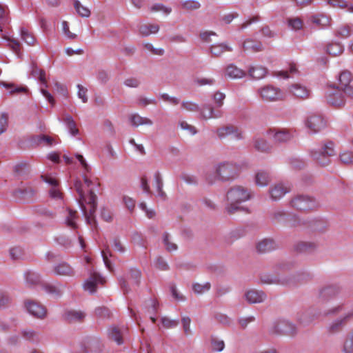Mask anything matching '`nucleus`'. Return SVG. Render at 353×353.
I'll return each mask as SVG.
<instances>
[{
  "label": "nucleus",
  "mask_w": 353,
  "mask_h": 353,
  "mask_svg": "<svg viewBox=\"0 0 353 353\" xmlns=\"http://www.w3.org/2000/svg\"><path fill=\"white\" fill-rule=\"evenodd\" d=\"M83 181L86 187L89 188L88 196L85 195L81 182L76 181L74 183V188L79 196L78 200L79 204L88 223L91 225H95L96 220L94 213L97 207V196L95 194L94 187H99L100 183L97 179H96L95 181H92L86 175L84 176Z\"/></svg>",
  "instance_id": "1"
},
{
  "label": "nucleus",
  "mask_w": 353,
  "mask_h": 353,
  "mask_svg": "<svg viewBox=\"0 0 353 353\" xmlns=\"http://www.w3.org/2000/svg\"><path fill=\"white\" fill-rule=\"evenodd\" d=\"M250 197V192L244 187L239 185L232 187L227 193V199L229 203L226 207V211L230 214L241 210L248 212L247 209L239 206V204L249 200Z\"/></svg>",
  "instance_id": "2"
},
{
  "label": "nucleus",
  "mask_w": 353,
  "mask_h": 353,
  "mask_svg": "<svg viewBox=\"0 0 353 353\" xmlns=\"http://www.w3.org/2000/svg\"><path fill=\"white\" fill-rule=\"evenodd\" d=\"M1 39L6 41L8 46L18 57H20L21 43L15 39L2 34L4 30L9 28L10 17L9 10L6 6L1 5Z\"/></svg>",
  "instance_id": "3"
},
{
  "label": "nucleus",
  "mask_w": 353,
  "mask_h": 353,
  "mask_svg": "<svg viewBox=\"0 0 353 353\" xmlns=\"http://www.w3.org/2000/svg\"><path fill=\"white\" fill-rule=\"evenodd\" d=\"M343 312V317L335 320L328 327V331L330 333H336L339 332L343 327L346 324L353 316V310H347L343 305H339L330 310L327 314H339Z\"/></svg>",
  "instance_id": "4"
},
{
  "label": "nucleus",
  "mask_w": 353,
  "mask_h": 353,
  "mask_svg": "<svg viewBox=\"0 0 353 353\" xmlns=\"http://www.w3.org/2000/svg\"><path fill=\"white\" fill-rule=\"evenodd\" d=\"M334 143L331 141L325 143L321 150L312 151L311 152L312 159L321 166L329 165L330 163L329 157L334 156Z\"/></svg>",
  "instance_id": "5"
},
{
  "label": "nucleus",
  "mask_w": 353,
  "mask_h": 353,
  "mask_svg": "<svg viewBox=\"0 0 353 353\" xmlns=\"http://www.w3.org/2000/svg\"><path fill=\"white\" fill-rule=\"evenodd\" d=\"M292 206L300 211L313 210L318 207L316 200L308 196L300 195L291 201Z\"/></svg>",
  "instance_id": "6"
},
{
  "label": "nucleus",
  "mask_w": 353,
  "mask_h": 353,
  "mask_svg": "<svg viewBox=\"0 0 353 353\" xmlns=\"http://www.w3.org/2000/svg\"><path fill=\"white\" fill-rule=\"evenodd\" d=\"M216 177L221 181H228L237 176L236 168L232 163H223L216 168Z\"/></svg>",
  "instance_id": "7"
},
{
  "label": "nucleus",
  "mask_w": 353,
  "mask_h": 353,
  "mask_svg": "<svg viewBox=\"0 0 353 353\" xmlns=\"http://www.w3.org/2000/svg\"><path fill=\"white\" fill-rule=\"evenodd\" d=\"M326 123L320 114H310L305 121V125L312 133H317L325 127Z\"/></svg>",
  "instance_id": "8"
},
{
  "label": "nucleus",
  "mask_w": 353,
  "mask_h": 353,
  "mask_svg": "<svg viewBox=\"0 0 353 353\" xmlns=\"http://www.w3.org/2000/svg\"><path fill=\"white\" fill-rule=\"evenodd\" d=\"M261 99L267 101H274L283 99V94L278 88L266 85L259 90Z\"/></svg>",
  "instance_id": "9"
},
{
  "label": "nucleus",
  "mask_w": 353,
  "mask_h": 353,
  "mask_svg": "<svg viewBox=\"0 0 353 353\" xmlns=\"http://www.w3.org/2000/svg\"><path fill=\"white\" fill-rule=\"evenodd\" d=\"M352 79V74L347 70L343 71L339 75V88L350 98H353V88L350 85Z\"/></svg>",
  "instance_id": "10"
},
{
  "label": "nucleus",
  "mask_w": 353,
  "mask_h": 353,
  "mask_svg": "<svg viewBox=\"0 0 353 353\" xmlns=\"http://www.w3.org/2000/svg\"><path fill=\"white\" fill-rule=\"evenodd\" d=\"M24 304L27 311L34 317L43 319L46 316V310L39 303L32 300H26Z\"/></svg>",
  "instance_id": "11"
},
{
  "label": "nucleus",
  "mask_w": 353,
  "mask_h": 353,
  "mask_svg": "<svg viewBox=\"0 0 353 353\" xmlns=\"http://www.w3.org/2000/svg\"><path fill=\"white\" fill-rule=\"evenodd\" d=\"M216 134L221 139L230 135L235 139H241L243 138L242 132L238 128L231 125L218 128Z\"/></svg>",
  "instance_id": "12"
},
{
  "label": "nucleus",
  "mask_w": 353,
  "mask_h": 353,
  "mask_svg": "<svg viewBox=\"0 0 353 353\" xmlns=\"http://www.w3.org/2000/svg\"><path fill=\"white\" fill-rule=\"evenodd\" d=\"M41 177L43 181L51 185L50 196L54 199H61L62 193L58 188L59 183L57 179L52 175H41Z\"/></svg>",
  "instance_id": "13"
},
{
  "label": "nucleus",
  "mask_w": 353,
  "mask_h": 353,
  "mask_svg": "<svg viewBox=\"0 0 353 353\" xmlns=\"http://www.w3.org/2000/svg\"><path fill=\"white\" fill-rule=\"evenodd\" d=\"M269 134L271 136L274 141L276 143H285L290 141L292 137V132L286 129L281 130H270Z\"/></svg>",
  "instance_id": "14"
},
{
  "label": "nucleus",
  "mask_w": 353,
  "mask_h": 353,
  "mask_svg": "<svg viewBox=\"0 0 353 353\" xmlns=\"http://www.w3.org/2000/svg\"><path fill=\"white\" fill-rule=\"evenodd\" d=\"M34 194L35 190L30 185H25L23 184H21L20 187L16 188L13 191V196L15 198L25 200L32 199Z\"/></svg>",
  "instance_id": "15"
},
{
  "label": "nucleus",
  "mask_w": 353,
  "mask_h": 353,
  "mask_svg": "<svg viewBox=\"0 0 353 353\" xmlns=\"http://www.w3.org/2000/svg\"><path fill=\"white\" fill-rule=\"evenodd\" d=\"M341 89H336L327 94V102L335 107H341L345 104V99Z\"/></svg>",
  "instance_id": "16"
},
{
  "label": "nucleus",
  "mask_w": 353,
  "mask_h": 353,
  "mask_svg": "<svg viewBox=\"0 0 353 353\" xmlns=\"http://www.w3.org/2000/svg\"><path fill=\"white\" fill-rule=\"evenodd\" d=\"M105 280L96 272L91 273L90 277L85 281L83 285L85 290H88L91 293L96 292L97 285L99 283H103Z\"/></svg>",
  "instance_id": "17"
},
{
  "label": "nucleus",
  "mask_w": 353,
  "mask_h": 353,
  "mask_svg": "<svg viewBox=\"0 0 353 353\" xmlns=\"http://www.w3.org/2000/svg\"><path fill=\"white\" fill-rule=\"evenodd\" d=\"M247 301L250 303H259L263 302L266 295L263 292L252 289L248 290L245 294Z\"/></svg>",
  "instance_id": "18"
},
{
  "label": "nucleus",
  "mask_w": 353,
  "mask_h": 353,
  "mask_svg": "<svg viewBox=\"0 0 353 353\" xmlns=\"http://www.w3.org/2000/svg\"><path fill=\"white\" fill-rule=\"evenodd\" d=\"M289 91L294 97L299 99H307L309 97L310 91L307 88L299 83H294L290 85Z\"/></svg>",
  "instance_id": "19"
},
{
  "label": "nucleus",
  "mask_w": 353,
  "mask_h": 353,
  "mask_svg": "<svg viewBox=\"0 0 353 353\" xmlns=\"http://www.w3.org/2000/svg\"><path fill=\"white\" fill-rule=\"evenodd\" d=\"M277 331L288 336H293L296 333V327L294 324L288 321H281L276 325Z\"/></svg>",
  "instance_id": "20"
},
{
  "label": "nucleus",
  "mask_w": 353,
  "mask_h": 353,
  "mask_svg": "<svg viewBox=\"0 0 353 353\" xmlns=\"http://www.w3.org/2000/svg\"><path fill=\"white\" fill-rule=\"evenodd\" d=\"M126 331V328L124 327H119L113 326L110 327L108 332L109 338L114 341L118 345H121L123 343V336L124 332Z\"/></svg>",
  "instance_id": "21"
},
{
  "label": "nucleus",
  "mask_w": 353,
  "mask_h": 353,
  "mask_svg": "<svg viewBox=\"0 0 353 353\" xmlns=\"http://www.w3.org/2000/svg\"><path fill=\"white\" fill-rule=\"evenodd\" d=\"M310 21L316 26L323 28L331 24V18L324 14H317L310 17Z\"/></svg>",
  "instance_id": "22"
},
{
  "label": "nucleus",
  "mask_w": 353,
  "mask_h": 353,
  "mask_svg": "<svg viewBox=\"0 0 353 353\" xmlns=\"http://www.w3.org/2000/svg\"><path fill=\"white\" fill-rule=\"evenodd\" d=\"M290 191V188L284 184L279 183L276 184L270 190V195L272 199L278 200L283 197L287 192Z\"/></svg>",
  "instance_id": "23"
},
{
  "label": "nucleus",
  "mask_w": 353,
  "mask_h": 353,
  "mask_svg": "<svg viewBox=\"0 0 353 353\" xmlns=\"http://www.w3.org/2000/svg\"><path fill=\"white\" fill-rule=\"evenodd\" d=\"M1 86L6 88L8 94L13 95L15 94L25 93L28 94L29 90L27 87L17 85L13 83H8L1 81Z\"/></svg>",
  "instance_id": "24"
},
{
  "label": "nucleus",
  "mask_w": 353,
  "mask_h": 353,
  "mask_svg": "<svg viewBox=\"0 0 353 353\" xmlns=\"http://www.w3.org/2000/svg\"><path fill=\"white\" fill-rule=\"evenodd\" d=\"M85 317V314L80 310H68L64 314L65 319L69 323L81 322Z\"/></svg>",
  "instance_id": "25"
},
{
  "label": "nucleus",
  "mask_w": 353,
  "mask_h": 353,
  "mask_svg": "<svg viewBox=\"0 0 353 353\" xmlns=\"http://www.w3.org/2000/svg\"><path fill=\"white\" fill-rule=\"evenodd\" d=\"M54 272L61 276H72L74 274L72 268L67 263H61L54 266Z\"/></svg>",
  "instance_id": "26"
},
{
  "label": "nucleus",
  "mask_w": 353,
  "mask_h": 353,
  "mask_svg": "<svg viewBox=\"0 0 353 353\" xmlns=\"http://www.w3.org/2000/svg\"><path fill=\"white\" fill-rule=\"evenodd\" d=\"M159 30V26L157 24L141 23L139 26V31L143 37H148L151 34H156Z\"/></svg>",
  "instance_id": "27"
},
{
  "label": "nucleus",
  "mask_w": 353,
  "mask_h": 353,
  "mask_svg": "<svg viewBox=\"0 0 353 353\" xmlns=\"http://www.w3.org/2000/svg\"><path fill=\"white\" fill-rule=\"evenodd\" d=\"M245 75V72L237 68L234 64H230L226 68L225 76L232 79H241Z\"/></svg>",
  "instance_id": "28"
},
{
  "label": "nucleus",
  "mask_w": 353,
  "mask_h": 353,
  "mask_svg": "<svg viewBox=\"0 0 353 353\" xmlns=\"http://www.w3.org/2000/svg\"><path fill=\"white\" fill-rule=\"evenodd\" d=\"M232 50V48L225 43L214 44L210 47V52L214 57H220L224 52Z\"/></svg>",
  "instance_id": "29"
},
{
  "label": "nucleus",
  "mask_w": 353,
  "mask_h": 353,
  "mask_svg": "<svg viewBox=\"0 0 353 353\" xmlns=\"http://www.w3.org/2000/svg\"><path fill=\"white\" fill-rule=\"evenodd\" d=\"M130 121L132 125H133L134 127H138V126L142 125H151L153 123V122L152 121L151 119H150L147 117H141L138 114H133L130 115Z\"/></svg>",
  "instance_id": "30"
},
{
  "label": "nucleus",
  "mask_w": 353,
  "mask_h": 353,
  "mask_svg": "<svg viewBox=\"0 0 353 353\" xmlns=\"http://www.w3.org/2000/svg\"><path fill=\"white\" fill-rule=\"evenodd\" d=\"M276 248V245L272 239H265L260 241L257 245V250L261 253L274 250Z\"/></svg>",
  "instance_id": "31"
},
{
  "label": "nucleus",
  "mask_w": 353,
  "mask_h": 353,
  "mask_svg": "<svg viewBox=\"0 0 353 353\" xmlns=\"http://www.w3.org/2000/svg\"><path fill=\"white\" fill-rule=\"evenodd\" d=\"M243 48L244 51L256 52L262 50V44L259 41L247 39L243 43Z\"/></svg>",
  "instance_id": "32"
},
{
  "label": "nucleus",
  "mask_w": 353,
  "mask_h": 353,
  "mask_svg": "<svg viewBox=\"0 0 353 353\" xmlns=\"http://www.w3.org/2000/svg\"><path fill=\"white\" fill-rule=\"evenodd\" d=\"M202 117L205 119L220 118L222 117L223 112L221 110L214 111L210 105L203 106L201 110Z\"/></svg>",
  "instance_id": "33"
},
{
  "label": "nucleus",
  "mask_w": 353,
  "mask_h": 353,
  "mask_svg": "<svg viewBox=\"0 0 353 353\" xmlns=\"http://www.w3.org/2000/svg\"><path fill=\"white\" fill-rule=\"evenodd\" d=\"M267 74V69L261 65H256L250 68L249 74L256 79L263 78Z\"/></svg>",
  "instance_id": "34"
},
{
  "label": "nucleus",
  "mask_w": 353,
  "mask_h": 353,
  "mask_svg": "<svg viewBox=\"0 0 353 353\" xmlns=\"http://www.w3.org/2000/svg\"><path fill=\"white\" fill-rule=\"evenodd\" d=\"M77 212L76 210L68 208V215L65 219L66 225L72 229H76L77 228V225L75 221L77 219Z\"/></svg>",
  "instance_id": "35"
},
{
  "label": "nucleus",
  "mask_w": 353,
  "mask_h": 353,
  "mask_svg": "<svg viewBox=\"0 0 353 353\" xmlns=\"http://www.w3.org/2000/svg\"><path fill=\"white\" fill-rule=\"evenodd\" d=\"M343 50V46L339 43H331L327 46V52L333 57L339 56Z\"/></svg>",
  "instance_id": "36"
},
{
  "label": "nucleus",
  "mask_w": 353,
  "mask_h": 353,
  "mask_svg": "<svg viewBox=\"0 0 353 353\" xmlns=\"http://www.w3.org/2000/svg\"><path fill=\"white\" fill-rule=\"evenodd\" d=\"M21 37L28 46H34L36 43V39L33 34L26 28L21 29Z\"/></svg>",
  "instance_id": "37"
},
{
  "label": "nucleus",
  "mask_w": 353,
  "mask_h": 353,
  "mask_svg": "<svg viewBox=\"0 0 353 353\" xmlns=\"http://www.w3.org/2000/svg\"><path fill=\"white\" fill-rule=\"evenodd\" d=\"M254 148L259 152H266L270 150V145L263 138L256 137L254 139Z\"/></svg>",
  "instance_id": "38"
},
{
  "label": "nucleus",
  "mask_w": 353,
  "mask_h": 353,
  "mask_svg": "<svg viewBox=\"0 0 353 353\" xmlns=\"http://www.w3.org/2000/svg\"><path fill=\"white\" fill-rule=\"evenodd\" d=\"M327 3L334 8H347L350 12L353 13V5L349 6L345 0H327Z\"/></svg>",
  "instance_id": "39"
},
{
  "label": "nucleus",
  "mask_w": 353,
  "mask_h": 353,
  "mask_svg": "<svg viewBox=\"0 0 353 353\" xmlns=\"http://www.w3.org/2000/svg\"><path fill=\"white\" fill-rule=\"evenodd\" d=\"M270 181V176L267 172H259L256 174V184L259 186L264 187L268 185Z\"/></svg>",
  "instance_id": "40"
},
{
  "label": "nucleus",
  "mask_w": 353,
  "mask_h": 353,
  "mask_svg": "<svg viewBox=\"0 0 353 353\" xmlns=\"http://www.w3.org/2000/svg\"><path fill=\"white\" fill-rule=\"evenodd\" d=\"M63 121L66 124L72 135L75 136L79 133V130L77 128L76 123L70 115H65L63 117Z\"/></svg>",
  "instance_id": "41"
},
{
  "label": "nucleus",
  "mask_w": 353,
  "mask_h": 353,
  "mask_svg": "<svg viewBox=\"0 0 353 353\" xmlns=\"http://www.w3.org/2000/svg\"><path fill=\"white\" fill-rule=\"evenodd\" d=\"M353 32L352 27L350 25H343L338 28L336 31L337 37L345 39L349 37Z\"/></svg>",
  "instance_id": "42"
},
{
  "label": "nucleus",
  "mask_w": 353,
  "mask_h": 353,
  "mask_svg": "<svg viewBox=\"0 0 353 353\" xmlns=\"http://www.w3.org/2000/svg\"><path fill=\"white\" fill-rule=\"evenodd\" d=\"M288 26L292 30H299L303 26V21L299 17H290L287 19Z\"/></svg>",
  "instance_id": "43"
},
{
  "label": "nucleus",
  "mask_w": 353,
  "mask_h": 353,
  "mask_svg": "<svg viewBox=\"0 0 353 353\" xmlns=\"http://www.w3.org/2000/svg\"><path fill=\"white\" fill-rule=\"evenodd\" d=\"M316 247V245L311 242H299L296 245V249L299 252H310L314 250Z\"/></svg>",
  "instance_id": "44"
},
{
  "label": "nucleus",
  "mask_w": 353,
  "mask_h": 353,
  "mask_svg": "<svg viewBox=\"0 0 353 353\" xmlns=\"http://www.w3.org/2000/svg\"><path fill=\"white\" fill-rule=\"evenodd\" d=\"M74 6L77 12L81 17H90V15L91 14L90 10L88 8L82 6L79 1H74Z\"/></svg>",
  "instance_id": "45"
},
{
  "label": "nucleus",
  "mask_w": 353,
  "mask_h": 353,
  "mask_svg": "<svg viewBox=\"0 0 353 353\" xmlns=\"http://www.w3.org/2000/svg\"><path fill=\"white\" fill-rule=\"evenodd\" d=\"M211 285L209 282L204 284L195 283L193 285V290L196 294H201L210 290Z\"/></svg>",
  "instance_id": "46"
},
{
  "label": "nucleus",
  "mask_w": 353,
  "mask_h": 353,
  "mask_svg": "<svg viewBox=\"0 0 353 353\" xmlns=\"http://www.w3.org/2000/svg\"><path fill=\"white\" fill-rule=\"evenodd\" d=\"M181 6L183 9H185L187 10H197L201 6L200 3L198 1L194 0L185 1L182 2Z\"/></svg>",
  "instance_id": "47"
},
{
  "label": "nucleus",
  "mask_w": 353,
  "mask_h": 353,
  "mask_svg": "<svg viewBox=\"0 0 353 353\" xmlns=\"http://www.w3.org/2000/svg\"><path fill=\"white\" fill-rule=\"evenodd\" d=\"M154 180H155L157 190L158 192V195L160 197L164 199L165 196V194L162 190L163 182L161 181V176H160V174H159V172L155 173V174H154Z\"/></svg>",
  "instance_id": "48"
},
{
  "label": "nucleus",
  "mask_w": 353,
  "mask_h": 353,
  "mask_svg": "<svg viewBox=\"0 0 353 353\" xmlns=\"http://www.w3.org/2000/svg\"><path fill=\"white\" fill-rule=\"evenodd\" d=\"M337 292L336 289L334 287L330 286L325 288H323L321 292L320 296L323 299H327L332 296H334Z\"/></svg>",
  "instance_id": "49"
},
{
  "label": "nucleus",
  "mask_w": 353,
  "mask_h": 353,
  "mask_svg": "<svg viewBox=\"0 0 353 353\" xmlns=\"http://www.w3.org/2000/svg\"><path fill=\"white\" fill-rule=\"evenodd\" d=\"M211 345L214 351L221 352L225 347V343L223 341L219 340L215 337L211 339Z\"/></svg>",
  "instance_id": "50"
},
{
  "label": "nucleus",
  "mask_w": 353,
  "mask_h": 353,
  "mask_svg": "<svg viewBox=\"0 0 353 353\" xmlns=\"http://www.w3.org/2000/svg\"><path fill=\"white\" fill-rule=\"evenodd\" d=\"M340 160L345 164L353 163V152L345 151L340 154Z\"/></svg>",
  "instance_id": "51"
},
{
  "label": "nucleus",
  "mask_w": 353,
  "mask_h": 353,
  "mask_svg": "<svg viewBox=\"0 0 353 353\" xmlns=\"http://www.w3.org/2000/svg\"><path fill=\"white\" fill-rule=\"evenodd\" d=\"M89 348L91 353H101L103 350V345L97 341H93L90 343Z\"/></svg>",
  "instance_id": "52"
},
{
  "label": "nucleus",
  "mask_w": 353,
  "mask_h": 353,
  "mask_svg": "<svg viewBox=\"0 0 353 353\" xmlns=\"http://www.w3.org/2000/svg\"><path fill=\"white\" fill-rule=\"evenodd\" d=\"M23 336L28 341H36L38 340V334L32 330H25L23 332Z\"/></svg>",
  "instance_id": "53"
},
{
  "label": "nucleus",
  "mask_w": 353,
  "mask_h": 353,
  "mask_svg": "<svg viewBox=\"0 0 353 353\" xmlns=\"http://www.w3.org/2000/svg\"><path fill=\"white\" fill-rule=\"evenodd\" d=\"M163 241L167 250L169 252L175 251L177 249V245L170 241L169 234L165 233L163 236Z\"/></svg>",
  "instance_id": "54"
},
{
  "label": "nucleus",
  "mask_w": 353,
  "mask_h": 353,
  "mask_svg": "<svg viewBox=\"0 0 353 353\" xmlns=\"http://www.w3.org/2000/svg\"><path fill=\"white\" fill-rule=\"evenodd\" d=\"M101 253H102L103 260L104 261V263H105L106 268L110 272H112L113 271V268L112 266L110 261L108 259V254L110 255V256H111V254L110 253L109 248H108L105 250H103Z\"/></svg>",
  "instance_id": "55"
},
{
  "label": "nucleus",
  "mask_w": 353,
  "mask_h": 353,
  "mask_svg": "<svg viewBox=\"0 0 353 353\" xmlns=\"http://www.w3.org/2000/svg\"><path fill=\"white\" fill-rule=\"evenodd\" d=\"M344 353H353V336H349L345 341L343 346Z\"/></svg>",
  "instance_id": "56"
},
{
  "label": "nucleus",
  "mask_w": 353,
  "mask_h": 353,
  "mask_svg": "<svg viewBox=\"0 0 353 353\" xmlns=\"http://www.w3.org/2000/svg\"><path fill=\"white\" fill-rule=\"evenodd\" d=\"M151 11L152 12H162L165 14H168L171 12V8L165 7L163 4L157 3L151 7Z\"/></svg>",
  "instance_id": "57"
},
{
  "label": "nucleus",
  "mask_w": 353,
  "mask_h": 353,
  "mask_svg": "<svg viewBox=\"0 0 353 353\" xmlns=\"http://www.w3.org/2000/svg\"><path fill=\"white\" fill-rule=\"evenodd\" d=\"M10 258L13 260H17L23 256V250L19 247L12 248L10 250Z\"/></svg>",
  "instance_id": "58"
},
{
  "label": "nucleus",
  "mask_w": 353,
  "mask_h": 353,
  "mask_svg": "<svg viewBox=\"0 0 353 353\" xmlns=\"http://www.w3.org/2000/svg\"><path fill=\"white\" fill-rule=\"evenodd\" d=\"M313 317L314 316H312L309 312H305V313L302 314L299 317V321L300 324H301L303 325H306L312 322V321L314 319Z\"/></svg>",
  "instance_id": "59"
},
{
  "label": "nucleus",
  "mask_w": 353,
  "mask_h": 353,
  "mask_svg": "<svg viewBox=\"0 0 353 353\" xmlns=\"http://www.w3.org/2000/svg\"><path fill=\"white\" fill-rule=\"evenodd\" d=\"M77 88H78L77 94H78L79 98L81 99L83 103H87L88 102V97L86 94L87 92H88L87 88L80 84L77 85Z\"/></svg>",
  "instance_id": "60"
},
{
  "label": "nucleus",
  "mask_w": 353,
  "mask_h": 353,
  "mask_svg": "<svg viewBox=\"0 0 353 353\" xmlns=\"http://www.w3.org/2000/svg\"><path fill=\"white\" fill-rule=\"evenodd\" d=\"M225 98V94L221 92H216L213 96V99L216 105L219 108L223 105V101Z\"/></svg>",
  "instance_id": "61"
},
{
  "label": "nucleus",
  "mask_w": 353,
  "mask_h": 353,
  "mask_svg": "<svg viewBox=\"0 0 353 353\" xmlns=\"http://www.w3.org/2000/svg\"><path fill=\"white\" fill-rule=\"evenodd\" d=\"M181 108L190 112H196L199 110L198 105L191 101H183L181 103Z\"/></svg>",
  "instance_id": "62"
},
{
  "label": "nucleus",
  "mask_w": 353,
  "mask_h": 353,
  "mask_svg": "<svg viewBox=\"0 0 353 353\" xmlns=\"http://www.w3.org/2000/svg\"><path fill=\"white\" fill-rule=\"evenodd\" d=\"M36 139L38 143L43 142L46 145H52L54 143L53 138L44 134L37 136Z\"/></svg>",
  "instance_id": "63"
},
{
  "label": "nucleus",
  "mask_w": 353,
  "mask_h": 353,
  "mask_svg": "<svg viewBox=\"0 0 353 353\" xmlns=\"http://www.w3.org/2000/svg\"><path fill=\"white\" fill-rule=\"evenodd\" d=\"M161 323L164 327L172 328L178 325L179 321L177 320H172L167 317H163L161 319Z\"/></svg>",
  "instance_id": "64"
}]
</instances>
